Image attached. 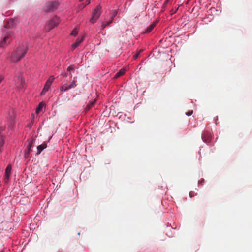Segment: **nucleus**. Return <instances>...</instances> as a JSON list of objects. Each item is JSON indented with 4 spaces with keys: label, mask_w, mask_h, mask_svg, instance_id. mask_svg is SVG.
<instances>
[{
    "label": "nucleus",
    "mask_w": 252,
    "mask_h": 252,
    "mask_svg": "<svg viewBox=\"0 0 252 252\" xmlns=\"http://www.w3.org/2000/svg\"><path fill=\"white\" fill-rule=\"evenodd\" d=\"M13 21L12 20H9L8 21L7 25H6V27L7 28H10L11 26L13 25Z\"/></svg>",
    "instance_id": "nucleus-21"
},
{
    "label": "nucleus",
    "mask_w": 252,
    "mask_h": 252,
    "mask_svg": "<svg viewBox=\"0 0 252 252\" xmlns=\"http://www.w3.org/2000/svg\"><path fill=\"white\" fill-rule=\"evenodd\" d=\"M32 146V141H29L28 145L25 151L24 157L26 158H28L29 156V154L31 151V148Z\"/></svg>",
    "instance_id": "nucleus-7"
},
{
    "label": "nucleus",
    "mask_w": 252,
    "mask_h": 252,
    "mask_svg": "<svg viewBox=\"0 0 252 252\" xmlns=\"http://www.w3.org/2000/svg\"><path fill=\"white\" fill-rule=\"evenodd\" d=\"M101 14V7L98 5L93 12L91 18L90 20L91 23L94 24L99 18Z\"/></svg>",
    "instance_id": "nucleus-2"
},
{
    "label": "nucleus",
    "mask_w": 252,
    "mask_h": 252,
    "mask_svg": "<svg viewBox=\"0 0 252 252\" xmlns=\"http://www.w3.org/2000/svg\"><path fill=\"white\" fill-rule=\"evenodd\" d=\"M117 13V12L115 10L114 12H113V13L112 14V15L111 16V19H112V20H113L114 18L115 17V16L116 15Z\"/></svg>",
    "instance_id": "nucleus-24"
},
{
    "label": "nucleus",
    "mask_w": 252,
    "mask_h": 252,
    "mask_svg": "<svg viewBox=\"0 0 252 252\" xmlns=\"http://www.w3.org/2000/svg\"><path fill=\"white\" fill-rule=\"evenodd\" d=\"M195 195V194L193 192L191 191L189 192V196L190 197H192V196H194Z\"/></svg>",
    "instance_id": "nucleus-27"
},
{
    "label": "nucleus",
    "mask_w": 252,
    "mask_h": 252,
    "mask_svg": "<svg viewBox=\"0 0 252 252\" xmlns=\"http://www.w3.org/2000/svg\"><path fill=\"white\" fill-rule=\"evenodd\" d=\"M51 84H50V82H48L46 81L45 85H44V87L41 93V95H43L46 92H47L49 89V88L50 87V86H51Z\"/></svg>",
    "instance_id": "nucleus-12"
},
{
    "label": "nucleus",
    "mask_w": 252,
    "mask_h": 252,
    "mask_svg": "<svg viewBox=\"0 0 252 252\" xmlns=\"http://www.w3.org/2000/svg\"><path fill=\"white\" fill-rule=\"evenodd\" d=\"M90 0H87V4H89L90 3Z\"/></svg>",
    "instance_id": "nucleus-29"
},
{
    "label": "nucleus",
    "mask_w": 252,
    "mask_h": 252,
    "mask_svg": "<svg viewBox=\"0 0 252 252\" xmlns=\"http://www.w3.org/2000/svg\"><path fill=\"white\" fill-rule=\"evenodd\" d=\"M67 71H72L73 72H74V67H73V65H70L69 67H68V68H67Z\"/></svg>",
    "instance_id": "nucleus-22"
},
{
    "label": "nucleus",
    "mask_w": 252,
    "mask_h": 252,
    "mask_svg": "<svg viewBox=\"0 0 252 252\" xmlns=\"http://www.w3.org/2000/svg\"><path fill=\"white\" fill-rule=\"evenodd\" d=\"M190 0H187L186 3L188 4Z\"/></svg>",
    "instance_id": "nucleus-30"
},
{
    "label": "nucleus",
    "mask_w": 252,
    "mask_h": 252,
    "mask_svg": "<svg viewBox=\"0 0 252 252\" xmlns=\"http://www.w3.org/2000/svg\"><path fill=\"white\" fill-rule=\"evenodd\" d=\"M17 82L16 84V85L18 87H19L20 89H22L24 88V83H25V80L21 76H19L17 78Z\"/></svg>",
    "instance_id": "nucleus-9"
},
{
    "label": "nucleus",
    "mask_w": 252,
    "mask_h": 252,
    "mask_svg": "<svg viewBox=\"0 0 252 252\" xmlns=\"http://www.w3.org/2000/svg\"><path fill=\"white\" fill-rule=\"evenodd\" d=\"M58 23L59 19L56 17L49 22L48 24L46 26L45 29L47 31H49L57 26Z\"/></svg>",
    "instance_id": "nucleus-4"
},
{
    "label": "nucleus",
    "mask_w": 252,
    "mask_h": 252,
    "mask_svg": "<svg viewBox=\"0 0 252 252\" xmlns=\"http://www.w3.org/2000/svg\"><path fill=\"white\" fill-rule=\"evenodd\" d=\"M83 0H79L80 1H83Z\"/></svg>",
    "instance_id": "nucleus-33"
},
{
    "label": "nucleus",
    "mask_w": 252,
    "mask_h": 252,
    "mask_svg": "<svg viewBox=\"0 0 252 252\" xmlns=\"http://www.w3.org/2000/svg\"><path fill=\"white\" fill-rule=\"evenodd\" d=\"M3 77H2V76L0 75V83L1 82V81L3 80Z\"/></svg>",
    "instance_id": "nucleus-28"
},
{
    "label": "nucleus",
    "mask_w": 252,
    "mask_h": 252,
    "mask_svg": "<svg viewBox=\"0 0 252 252\" xmlns=\"http://www.w3.org/2000/svg\"><path fill=\"white\" fill-rule=\"evenodd\" d=\"M139 54V53H136L135 55H134L133 57V59H136L138 57Z\"/></svg>",
    "instance_id": "nucleus-26"
},
{
    "label": "nucleus",
    "mask_w": 252,
    "mask_h": 252,
    "mask_svg": "<svg viewBox=\"0 0 252 252\" xmlns=\"http://www.w3.org/2000/svg\"><path fill=\"white\" fill-rule=\"evenodd\" d=\"M54 78L53 76H51L47 81L48 82H50V84H52V82L54 81Z\"/></svg>",
    "instance_id": "nucleus-23"
},
{
    "label": "nucleus",
    "mask_w": 252,
    "mask_h": 252,
    "mask_svg": "<svg viewBox=\"0 0 252 252\" xmlns=\"http://www.w3.org/2000/svg\"><path fill=\"white\" fill-rule=\"evenodd\" d=\"M11 171V166L10 165H8L5 170V180L6 182H7L9 179Z\"/></svg>",
    "instance_id": "nucleus-8"
},
{
    "label": "nucleus",
    "mask_w": 252,
    "mask_h": 252,
    "mask_svg": "<svg viewBox=\"0 0 252 252\" xmlns=\"http://www.w3.org/2000/svg\"><path fill=\"white\" fill-rule=\"evenodd\" d=\"M44 106V104H42V103H40L38 105V106L37 107V108H36V112L37 113H39L40 112V111H41V110L42 109V108H43Z\"/></svg>",
    "instance_id": "nucleus-18"
},
{
    "label": "nucleus",
    "mask_w": 252,
    "mask_h": 252,
    "mask_svg": "<svg viewBox=\"0 0 252 252\" xmlns=\"http://www.w3.org/2000/svg\"><path fill=\"white\" fill-rule=\"evenodd\" d=\"M59 3L56 1L49 2L46 4L44 10L47 12L54 11L57 9Z\"/></svg>",
    "instance_id": "nucleus-3"
},
{
    "label": "nucleus",
    "mask_w": 252,
    "mask_h": 252,
    "mask_svg": "<svg viewBox=\"0 0 252 252\" xmlns=\"http://www.w3.org/2000/svg\"><path fill=\"white\" fill-rule=\"evenodd\" d=\"M125 68H123V69H121L120 70H119V71H118L114 76V78H117L118 77H119L120 76H121V75H123L125 74Z\"/></svg>",
    "instance_id": "nucleus-14"
},
{
    "label": "nucleus",
    "mask_w": 252,
    "mask_h": 252,
    "mask_svg": "<svg viewBox=\"0 0 252 252\" xmlns=\"http://www.w3.org/2000/svg\"><path fill=\"white\" fill-rule=\"evenodd\" d=\"M75 82H76V81L74 80L70 85H68L69 86V88L70 89H72V88H74L76 86V84Z\"/></svg>",
    "instance_id": "nucleus-20"
},
{
    "label": "nucleus",
    "mask_w": 252,
    "mask_h": 252,
    "mask_svg": "<svg viewBox=\"0 0 252 252\" xmlns=\"http://www.w3.org/2000/svg\"><path fill=\"white\" fill-rule=\"evenodd\" d=\"M69 89H70L69 88V86L67 84H64V85H62L60 89L61 91H62V92L67 91Z\"/></svg>",
    "instance_id": "nucleus-16"
},
{
    "label": "nucleus",
    "mask_w": 252,
    "mask_h": 252,
    "mask_svg": "<svg viewBox=\"0 0 252 252\" xmlns=\"http://www.w3.org/2000/svg\"><path fill=\"white\" fill-rule=\"evenodd\" d=\"M193 113L192 111H189L186 113V114L188 116H190Z\"/></svg>",
    "instance_id": "nucleus-25"
},
{
    "label": "nucleus",
    "mask_w": 252,
    "mask_h": 252,
    "mask_svg": "<svg viewBox=\"0 0 252 252\" xmlns=\"http://www.w3.org/2000/svg\"><path fill=\"white\" fill-rule=\"evenodd\" d=\"M202 138L204 142L208 143L211 141V134L209 132H204L202 135Z\"/></svg>",
    "instance_id": "nucleus-5"
},
{
    "label": "nucleus",
    "mask_w": 252,
    "mask_h": 252,
    "mask_svg": "<svg viewBox=\"0 0 252 252\" xmlns=\"http://www.w3.org/2000/svg\"><path fill=\"white\" fill-rule=\"evenodd\" d=\"M96 101V99H94L93 101L90 102V103H89L86 107V110H89L90 108L92 107V106L95 103Z\"/></svg>",
    "instance_id": "nucleus-15"
},
{
    "label": "nucleus",
    "mask_w": 252,
    "mask_h": 252,
    "mask_svg": "<svg viewBox=\"0 0 252 252\" xmlns=\"http://www.w3.org/2000/svg\"><path fill=\"white\" fill-rule=\"evenodd\" d=\"M156 24H157L156 22H154L152 23L151 24H150L147 27L146 30H145V33H148L150 32L153 30V29L154 28V27L156 26Z\"/></svg>",
    "instance_id": "nucleus-11"
},
{
    "label": "nucleus",
    "mask_w": 252,
    "mask_h": 252,
    "mask_svg": "<svg viewBox=\"0 0 252 252\" xmlns=\"http://www.w3.org/2000/svg\"><path fill=\"white\" fill-rule=\"evenodd\" d=\"M83 37H82L81 39H77L76 41L72 45V48L73 49H75L83 41Z\"/></svg>",
    "instance_id": "nucleus-13"
},
{
    "label": "nucleus",
    "mask_w": 252,
    "mask_h": 252,
    "mask_svg": "<svg viewBox=\"0 0 252 252\" xmlns=\"http://www.w3.org/2000/svg\"><path fill=\"white\" fill-rule=\"evenodd\" d=\"M77 33H78V29H77V28H75L72 31L71 34L73 36H76V35H77Z\"/></svg>",
    "instance_id": "nucleus-19"
},
{
    "label": "nucleus",
    "mask_w": 252,
    "mask_h": 252,
    "mask_svg": "<svg viewBox=\"0 0 252 252\" xmlns=\"http://www.w3.org/2000/svg\"><path fill=\"white\" fill-rule=\"evenodd\" d=\"M47 147V144L43 143L42 144L37 146V154H39L44 149Z\"/></svg>",
    "instance_id": "nucleus-10"
},
{
    "label": "nucleus",
    "mask_w": 252,
    "mask_h": 252,
    "mask_svg": "<svg viewBox=\"0 0 252 252\" xmlns=\"http://www.w3.org/2000/svg\"><path fill=\"white\" fill-rule=\"evenodd\" d=\"M168 1H169V0H166L165 1V3H166Z\"/></svg>",
    "instance_id": "nucleus-32"
},
{
    "label": "nucleus",
    "mask_w": 252,
    "mask_h": 252,
    "mask_svg": "<svg viewBox=\"0 0 252 252\" xmlns=\"http://www.w3.org/2000/svg\"><path fill=\"white\" fill-rule=\"evenodd\" d=\"M112 19H110V20L109 21H105L103 23H102V28L103 29L105 27H106L107 26L109 25L110 23H112Z\"/></svg>",
    "instance_id": "nucleus-17"
},
{
    "label": "nucleus",
    "mask_w": 252,
    "mask_h": 252,
    "mask_svg": "<svg viewBox=\"0 0 252 252\" xmlns=\"http://www.w3.org/2000/svg\"><path fill=\"white\" fill-rule=\"evenodd\" d=\"M27 45L26 44H23L20 46L10 56V60L13 62H16L19 61L23 58L27 51Z\"/></svg>",
    "instance_id": "nucleus-1"
},
{
    "label": "nucleus",
    "mask_w": 252,
    "mask_h": 252,
    "mask_svg": "<svg viewBox=\"0 0 252 252\" xmlns=\"http://www.w3.org/2000/svg\"><path fill=\"white\" fill-rule=\"evenodd\" d=\"M9 37H10L9 33H8L5 35V36L3 37V39L0 42V47H3L5 45H6L8 43H9V42H10Z\"/></svg>",
    "instance_id": "nucleus-6"
},
{
    "label": "nucleus",
    "mask_w": 252,
    "mask_h": 252,
    "mask_svg": "<svg viewBox=\"0 0 252 252\" xmlns=\"http://www.w3.org/2000/svg\"><path fill=\"white\" fill-rule=\"evenodd\" d=\"M66 75H67V74L66 73H64V76H66Z\"/></svg>",
    "instance_id": "nucleus-31"
}]
</instances>
